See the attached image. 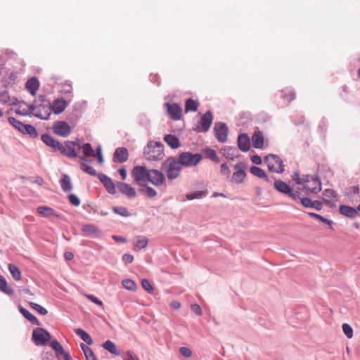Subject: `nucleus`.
Wrapping results in <instances>:
<instances>
[{
    "label": "nucleus",
    "instance_id": "7c9ffc66",
    "mask_svg": "<svg viewBox=\"0 0 360 360\" xmlns=\"http://www.w3.org/2000/svg\"><path fill=\"white\" fill-rule=\"evenodd\" d=\"M60 184L64 192H68L72 189L71 179L68 174H63L62 178L60 180Z\"/></svg>",
    "mask_w": 360,
    "mask_h": 360
},
{
    "label": "nucleus",
    "instance_id": "1a4fd4ad",
    "mask_svg": "<svg viewBox=\"0 0 360 360\" xmlns=\"http://www.w3.org/2000/svg\"><path fill=\"white\" fill-rule=\"evenodd\" d=\"M149 169L146 166H135L131 172L134 181L139 186L146 183Z\"/></svg>",
    "mask_w": 360,
    "mask_h": 360
},
{
    "label": "nucleus",
    "instance_id": "39448f33",
    "mask_svg": "<svg viewBox=\"0 0 360 360\" xmlns=\"http://www.w3.org/2000/svg\"><path fill=\"white\" fill-rule=\"evenodd\" d=\"M202 156L200 153L193 154L191 152H183L179 154L177 159L182 167H191L198 165Z\"/></svg>",
    "mask_w": 360,
    "mask_h": 360
},
{
    "label": "nucleus",
    "instance_id": "f3484780",
    "mask_svg": "<svg viewBox=\"0 0 360 360\" xmlns=\"http://www.w3.org/2000/svg\"><path fill=\"white\" fill-rule=\"evenodd\" d=\"M98 179L102 183L108 193L111 195L116 193L115 185L109 176L103 173H98Z\"/></svg>",
    "mask_w": 360,
    "mask_h": 360
},
{
    "label": "nucleus",
    "instance_id": "423d86ee",
    "mask_svg": "<svg viewBox=\"0 0 360 360\" xmlns=\"http://www.w3.org/2000/svg\"><path fill=\"white\" fill-rule=\"evenodd\" d=\"M51 339L49 332L41 327L34 328L32 334V340L37 346H45Z\"/></svg>",
    "mask_w": 360,
    "mask_h": 360
},
{
    "label": "nucleus",
    "instance_id": "f704fd0d",
    "mask_svg": "<svg viewBox=\"0 0 360 360\" xmlns=\"http://www.w3.org/2000/svg\"><path fill=\"white\" fill-rule=\"evenodd\" d=\"M0 290L8 295H13L14 293L11 286L8 285L6 278L0 275Z\"/></svg>",
    "mask_w": 360,
    "mask_h": 360
},
{
    "label": "nucleus",
    "instance_id": "13d9d810",
    "mask_svg": "<svg viewBox=\"0 0 360 360\" xmlns=\"http://www.w3.org/2000/svg\"><path fill=\"white\" fill-rule=\"evenodd\" d=\"M297 200H299L300 202L301 205L306 208H311L312 207L313 200L309 198H307V197L300 198L299 196V198Z\"/></svg>",
    "mask_w": 360,
    "mask_h": 360
},
{
    "label": "nucleus",
    "instance_id": "6e6d98bb",
    "mask_svg": "<svg viewBox=\"0 0 360 360\" xmlns=\"http://www.w3.org/2000/svg\"><path fill=\"white\" fill-rule=\"evenodd\" d=\"M123 360H140L137 355L131 350H128L121 354Z\"/></svg>",
    "mask_w": 360,
    "mask_h": 360
},
{
    "label": "nucleus",
    "instance_id": "a18cd8bd",
    "mask_svg": "<svg viewBox=\"0 0 360 360\" xmlns=\"http://www.w3.org/2000/svg\"><path fill=\"white\" fill-rule=\"evenodd\" d=\"M112 210L115 214H118L121 217H129L131 216V213L125 207L114 206L112 207Z\"/></svg>",
    "mask_w": 360,
    "mask_h": 360
},
{
    "label": "nucleus",
    "instance_id": "20e7f679",
    "mask_svg": "<svg viewBox=\"0 0 360 360\" xmlns=\"http://www.w3.org/2000/svg\"><path fill=\"white\" fill-rule=\"evenodd\" d=\"M264 160L271 172L281 174L284 172L285 168L283 160L278 155L269 154L264 157Z\"/></svg>",
    "mask_w": 360,
    "mask_h": 360
},
{
    "label": "nucleus",
    "instance_id": "aec40b11",
    "mask_svg": "<svg viewBox=\"0 0 360 360\" xmlns=\"http://www.w3.org/2000/svg\"><path fill=\"white\" fill-rule=\"evenodd\" d=\"M128 150L125 147H119L113 153L112 160L114 162L123 163L128 160Z\"/></svg>",
    "mask_w": 360,
    "mask_h": 360
},
{
    "label": "nucleus",
    "instance_id": "774afa93",
    "mask_svg": "<svg viewBox=\"0 0 360 360\" xmlns=\"http://www.w3.org/2000/svg\"><path fill=\"white\" fill-rule=\"evenodd\" d=\"M179 352L180 354L186 358L190 357L192 354L191 350L186 347H181Z\"/></svg>",
    "mask_w": 360,
    "mask_h": 360
},
{
    "label": "nucleus",
    "instance_id": "2f4dec72",
    "mask_svg": "<svg viewBox=\"0 0 360 360\" xmlns=\"http://www.w3.org/2000/svg\"><path fill=\"white\" fill-rule=\"evenodd\" d=\"M102 347L107 350L108 352L113 355L120 356L121 354L120 353L117 347L115 342L112 341L108 340L104 342L102 345Z\"/></svg>",
    "mask_w": 360,
    "mask_h": 360
},
{
    "label": "nucleus",
    "instance_id": "9d476101",
    "mask_svg": "<svg viewBox=\"0 0 360 360\" xmlns=\"http://www.w3.org/2000/svg\"><path fill=\"white\" fill-rule=\"evenodd\" d=\"M76 147H80L79 144H77L76 141H65L64 144L61 143V148L59 149V151L62 155L69 158H75L78 157L76 152Z\"/></svg>",
    "mask_w": 360,
    "mask_h": 360
},
{
    "label": "nucleus",
    "instance_id": "603ef678",
    "mask_svg": "<svg viewBox=\"0 0 360 360\" xmlns=\"http://www.w3.org/2000/svg\"><path fill=\"white\" fill-rule=\"evenodd\" d=\"M50 345L51 348L56 352H58L60 354L63 355L66 352L64 350L62 345L57 340H53L50 342Z\"/></svg>",
    "mask_w": 360,
    "mask_h": 360
},
{
    "label": "nucleus",
    "instance_id": "a211bd4d",
    "mask_svg": "<svg viewBox=\"0 0 360 360\" xmlns=\"http://www.w3.org/2000/svg\"><path fill=\"white\" fill-rule=\"evenodd\" d=\"M234 168L237 169V171L233 174L231 181L236 184L243 183L246 176V166L243 164H236Z\"/></svg>",
    "mask_w": 360,
    "mask_h": 360
},
{
    "label": "nucleus",
    "instance_id": "37998d69",
    "mask_svg": "<svg viewBox=\"0 0 360 360\" xmlns=\"http://www.w3.org/2000/svg\"><path fill=\"white\" fill-rule=\"evenodd\" d=\"M307 215L309 217H310L311 218L317 219V220L321 221L322 223L328 225L330 229H332V224L333 223L332 220L326 219V218L323 217V216H321L319 214L314 213V212H307Z\"/></svg>",
    "mask_w": 360,
    "mask_h": 360
},
{
    "label": "nucleus",
    "instance_id": "72a5a7b5",
    "mask_svg": "<svg viewBox=\"0 0 360 360\" xmlns=\"http://www.w3.org/2000/svg\"><path fill=\"white\" fill-rule=\"evenodd\" d=\"M140 186L141 188L139 189V191L144 195L150 198H155L157 195L156 191L153 188L148 186L146 183L141 185Z\"/></svg>",
    "mask_w": 360,
    "mask_h": 360
},
{
    "label": "nucleus",
    "instance_id": "79ce46f5",
    "mask_svg": "<svg viewBox=\"0 0 360 360\" xmlns=\"http://www.w3.org/2000/svg\"><path fill=\"white\" fill-rule=\"evenodd\" d=\"M148 239L144 236H139L135 238L134 247L139 249H143L147 247Z\"/></svg>",
    "mask_w": 360,
    "mask_h": 360
},
{
    "label": "nucleus",
    "instance_id": "09e8293b",
    "mask_svg": "<svg viewBox=\"0 0 360 360\" xmlns=\"http://www.w3.org/2000/svg\"><path fill=\"white\" fill-rule=\"evenodd\" d=\"M250 172L252 175L258 178L262 179L263 177H266L265 171L259 167L252 166L250 169Z\"/></svg>",
    "mask_w": 360,
    "mask_h": 360
},
{
    "label": "nucleus",
    "instance_id": "dca6fc26",
    "mask_svg": "<svg viewBox=\"0 0 360 360\" xmlns=\"http://www.w3.org/2000/svg\"><path fill=\"white\" fill-rule=\"evenodd\" d=\"M165 105L167 106V111L172 120L177 121L181 119L182 110L179 104L165 103Z\"/></svg>",
    "mask_w": 360,
    "mask_h": 360
},
{
    "label": "nucleus",
    "instance_id": "e433bc0d",
    "mask_svg": "<svg viewBox=\"0 0 360 360\" xmlns=\"http://www.w3.org/2000/svg\"><path fill=\"white\" fill-rule=\"evenodd\" d=\"M236 153H237V150L234 147L227 146V147H224L222 149L223 155L226 159H229L231 160H233L236 158L238 157V155H236Z\"/></svg>",
    "mask_w": 360,
    "mask_h": 360
},
{
    "label": "nucleus",
    "instance_id": "393cba45",
    "mask_svg": "<svg viewBox=\"0 0 360 360\" xmlns=\"http://www.w3.org/2000/svg\"><path fill=\"white\" fill-rule=\"evenodd\" d=\"M339 212L341 215L354 219L357 215L358 210L357 207H353L349 205H341L339 207Z\"/></svg>",
    "mask_w": 360,
    "mask_h": 360
},
{
    "label": "nucleus",
    "instance_id": "69168bd1",
    "mask_svg": "<svg viewBox=\"0 0 360 360\" xmlns=\"http://www.w3.org/2000/svg\"><path fill=\"white\" fill-rule=\"evenodd\" d=\"M95 157L97 158L98 163L102 164L104 161L103 156L102 154V148L101 146H98L96 149V152L94 153Z\"/></svg>",
    "mask_w": 360,
    "mask_h": 360
},
{
    "label": "nucleus",
    "instance_id": "f8f14e48",
    "mask_svg": "<svg viewBox=\"0 0 360 360\" xmlns=\"http://www.w3.org/2000/svg\"><path fill=\"white\" fill-rule=\"evenodd\" d=\"M165 176L163 173L156 169H149L147 181L155 186H160L165 181Z\"/></svg>",
    "mask_w": 360,
    "mask_h": 360
},
{
    "label": "nucleus",
    "instance_id": "2eb2a0df",
    "mask_svg": "<svg viewBox=\"0 0 360 360\" xmlns=\"http://www.w3.org/2000/svg\"><path fill=\"white\" fill-rule=\"evenodd\" d=\"M213 120V115L210 110L207 111L202 117L200 121L201 128H196L195 130L198 132H207L209 131Z\"/></svg>",
    "mask_w": 360,
    "mask_h": 360
},
{
    "label": "nucleus",
    "instance_id": "bb28decb",
    "mask_svg": "<svg viewBox=\"0 0 360 360\" xmlns=\"http://www.w3.org/2000/svg\"><path fill=\"white\" fill-rule=\"evenodd\" d=\"M25 87L32 96H34L39 87V82L38 79L36 77L30 78L26 82Z\"/></svg>",
    "mask_w": 360,
    "mask_h": 360
},
{
    "label": "nucleus",
    "instance_id": "4468645a",
    "mask_svg": "<svg viewBox=\"0 0 360 360\" xmlns=\"http://www.w3.org/2000/svg\"><path fill=\"white\" fill-rule=\"evenodd\" d=\"M37 111L34 113V116L42 120H47L51 114V104H37Z\"/></svg>",
    "mask_w": 360,
    "mask_h": 360
},
{
    "label": "nucleus",
    "instance_id": "864d4df0",
    "mask_svg": "<svg viewBox=\"0 0 360 360\" xmlns=\"http://www.w3.org/2000/svg\"><path fill=\"white\" fill-rule=\"evenodd\" d=\"M205 195H206V192L202 191H195L191 193L186 194V198L188 200H192L194 199L202 198L205 197Z\"/></svg>",
    "mask_w": 360,
    "mask_h": 360
},
{
    "label": "nucleus",
    "instance_id": "412c9836",
    "mask_svg": "<svg viewBox=\"0 0 360 360\" xmlns=\"http://www.w3.org/2000/svg\"><path fill=\"white\" fill-rule=\"evenodd\" d=\"M116 186L119 191L127 196L129 198H133L136 197V193L134 188L129 184L117 181L116 182Z\"/></svg>",
    "mask_w": 360,
    "mask_h": 360
},
{
    "label": "nucleus",
    "instance_id": "6e6552de",
    "mask_svg": "<svg viewBox=\"0 0 360 360\" xmlns=\"http://www.w3.org/2000/svg\"><path fill=\"white\" fill-rule=\"evenodd\" d=\"M274 186L277 191L288 195L292 200L295 201L298 200L299 192L294 191L293 189L285 182L281 180H275Z\"/></svg>",
    "mask_w": 360,
    "mask_h": 360
},
{
    "label": "nucleus",
    "instance_id": "a878e982",
    "mask_svg": "<svg viewBox=\"0 0 360 360\" xmlns=\"http://www.w3.org/2000/svg\"><path fill=\"white\" fill-rule=\"evenodd\" d=\"M264 141V139L262 131L259 130L255 131L252 136V146L257 149H262L263 148Z\"/></svg>",
    "mask_w": 360,
    "mask_h": 360
},
{
    "label": "nucleus",
    "instance_id": "8fccbe9b",
    "mask_svg": "<svg viewBox=\"0 0 360 360\" xmlns=\"http://www.w3.org/2000/svg\"><path fill=\"white\" fill-rule=\"evenodd\" d=\"M204 153L207 158L212 160L213 162L218 163L219 162V158L217 155L216 151L210 148H206L204 149Z\"/></svg>",
    "mask_w": 360,
    "mask_h": 360
},
{
    "label": "nucleus",
    "instance_id": "bf43d9fd",
    "mask_svg": "<svg viewBox=\"0 0 360 360\" xmlns=\"http://www.w3.org/2000/svg\"><path fill=\"white\" fill-rule=\"evenodd\" d=\"M342 330L345 336L350 339L353 336V329L347 323L342 324Z\"/></svg>",
    "mask_w": 360,
    "mask_h": 360
},
{
    "label": "nucleus",
    "instance_id": "680f3d73",
    "mask_svg": "<svg viewBox=\"0 0 360 360\" xmlns=\"http://www.w3.org/2000/svg\"><path fill=\"white\" fill-rule=\"evenodd\" d=\"M68 200L69 202L75 207H78L81 203L80 199L74 193L68 195Z\"/></svg>",
    "mask_w": 360,
    "mask_h": 360
},
{
    "label": "nucleus",
    "instance_id": "473e14b6",
    "mask_svg": "<svg viewBox=\"0 0 360 360\" xmlns=\"http://www.w3.org/2000/svg\"><path fill=\"white\" fill-rule=\"evenodd\" d=\"M75 333L79 336V338L85 342L88 345H91L94 341L91 335L81 328L75 330Z\"/></svg>",
    "mask_w": 360,
    "mask_h": 360
},
{
    "label": "nucleus",
    "instance_id": "6ab92c4d",
    "mask_svg": "<svg viewBox=\"0 0 360 360\" xmlns=\"http://www.w3.org/2000/svg\"><path fill=\"white\" fill-rule=\"evenodd\" d=\"M41 139L46 146L51 148L53 151H59V149L61 148V143L59 141L54 139L49 134H42Z\"/></svg>",
    "mask_w": 360,
    "mask_h": 360
},
{
    "label": "nucleus",
    "instance_id": "4c0bfd02",
    "mask_svg": "<svg viewBox=\"0 0 360 360\" xmlns=\"http://www.w3.org/2000/svg\"><path fill=\"white\" fill-rule=\"evenodd\" d=\"M37 103H34L33 102V103L30 105L28 104L27 109H20V110H15V112L22 116H27L31 114L34 115V113H35V112L37 111Z\"/></svg>",
    "mask_w": 360,
    "mask_h": 360
},
{
    "label": "nucleus",
    "instance_id": "e2e57ef3",
    "mask_svg": "<svg viewBox=\"0 0 360 360\" xmlns=\"http://www.w3.org/2000/svg\"><path fill=\"white\" fill-rule=\"evenodd\" d=\"M34 103L37 104H51L49 101L47 99V96L45 94H40L37 96V98L34 101Z\"/></svg>",
    "mask_w": 360,
    "mask_h": 360
},
{
    "label": "nucleus",
    "instance_id": "5701e85b",
    "mask_svg": "<svg viewBox=\"0 0 360 360\" xmlns=\"http://www.w3.org/2000/svg\"><path fill=\"white\" fill-rule=\"evenodd\" d=\"M67 105V102L63 98H56L53 103H51V111L52 110L56 115H59L65 110Z\"/></svg>",
    "mask_w": 360,
    "mask_h": 360
},
{
    "label": "nucleus",
    "instance_id": "3c124183",
    "mask_svg": "<svg viewBox=\"0 0 360 360\" xmlns=\"http://www.w3.org/2000/svg\"><path fill=\"white\" fill-rule=\"evenodd\" d=\"M79 148H82V152L84 156L86 157H95L94 152L91 147V145L89 143H86L83 144Z\"/></svg>",
    "mask_w": 360,
    "mask_h": 360
},
{
    "label": "nucleus",
    "instance_id": "ddd939ff",
    "mask_svg": "<svg viewBox=\"0 0 360 360\" xmlns=\"http://www.w3.org/2000/svg\"><path fill=\"white\" fill-rule=\"evenodd\" d=\"M55 134L62 137H66L71 133L70 126L65 121H56L53 124Z\"/></svg>",
    "mask_w": 360,
    "mask_h": 360
},
{
    "label": "nucleus",
    "instance_id": "7ed1b4c3",
    "mask_svg": "<svg viewBox=\"0 0 360 360\" xmlns=\"http://www.w3.org/2000/svg\"><path fill=\"white\" fill-rule=\"evenodd\" d=\"M8 122L24 135H28L31 138H36L38 135L35 127L32 124H24L13 117H8Z\"/></svg>",
    "mask_w": 360,
    "mask_h": 360
},
{
    "label": "nucleus",
    "instance_id": "49530a36",
    "mask_svg": "<svg viewBox=\"0 0 360 360\" xmlns=\"http://www.w3.org/2000/svg\"><path fill=\"white\" fill-rule=\"evenodd\" d=\"M37 212L45 217H49L55 215V211L53 208L46 206H41L37 207Z\"/></svg>",
    "mask_w": 360,
    "mask_h": 360
},
{
    "label": "nucleus",
    "instance_id": "ea45409f",
    "mask_svg": "<svg viewBox=\"0 0 360 360\" xmlns=\"http://www.w3.org/2000/svg\"><path fill=\"white\" fill-rule=\"evenodd\" d=\"M8 269L13 278L15 281H19L21 279V278H22L21 272H20L19 268L16 265H15L13 264H8Z\"/></svg>",
    "mask_w": 360,
    "mask_h": 360
},
{
    "label": "nucleus",
    "instance_id": "052dcab7",
    "mask_svg": "<svg viewBox=\"0 0 360 360\" xmlns=\"http://www.w3.org/2000/svg\"><path fill=\"white\" fill-rule=\"evenodd\" d=\"M141 285L142 288L148 293H152L153 292L154 288L148 279L143 278L141 281Z\"/></svg>",
    "mask_w": 360,
    "mask_h": 360
},
{
    "label": "nucleus",
    "instance_id": "5fc2aeb1",
    "mask_svg": "<svg viewBox=\"0 0 360 360\" xmlns=\"http://www.w3.org/2000/svg\"><path fill=\"white\" fill-rule=\"evenodd\" d=\"M30 306L31 307L32 309L37 311L41 315H46L48 313V311L46 310V308H44V307L37 303L30 302Z\"/></svg>",
    "mask_w": 360,
    "mask_h": 360
},
{
    "label": "nucleus",
    "instance_id": "b1692460",
    "mask_svg": "<svg viewBox=\"0 0 360 360\" xmlns=\"http://www.w3.org/2000/svg\"><path fill=\"white\" fill-rule=\"evenodd\" d=\"M323 202L329 207H335V204L330 200V198L336 199L338 198L337 192L333 189L327 188L323 192Z\"/></svg>",
    "mask_w": 360,
    "mask_h": 360
},
{
    "label": "nucleus",
    "instance_id": "58836bf2",
    "mask_svg": "<svg viewBox=\"0 0 360 360\" xmlns=\"http://www.w3.org/2000/svg\"><path fill=\"white\" fill-rule=\"evenodd\" d=\"M82 231L86 235L91 234L98 235L101 231L93 224H84L82 226Z\"/></svg>",
    "mask_w": 360,
    "mask_h": 360
},
{
    "label": "nucleus",
    "instance_id": "f03ea898",
    "mask_svg": "<svg viewBox=\"0 0 360 360\" xmlns=\"http://www.w3.org/2000/svg\"><path fill=\"white\" fill-rule=\"evenodd\" d=\"M161 168L165 169L167 178L169 180H173L180 175L182 166L179 163L177 158L170 156L164 161Z\"/></svg>",
    "mask_w": 360,
    "mask_h": 360
},
{
    "label": "nucleus",
    "instance_id": "0e129e2a",
    "mask_svg": "<svg viewBox=\"0 0 360 360\" xmlns=\"http://www.w3.org/2000/svg\"><path fill=\"white\" fill-rule=\"evenodd\" d=\"M62 92L64 94L70 95L72 92V87L70 82L66 81L63 85Z\"/></svg>",
    "mask_w": 360,
    "mask_h": 360
},
{
    "label": "nucleus",
    "instance_id": "4be33fe9",
    "mask_svg": "<svg viewBox=\"0 0 360 360\" xmlns=\"http://www.w3.org/2000/svg\"><path fill=\"white\" fill-rule=\"evenodd\" d=\"M238 148L243 152H248L250 148V141L248 134L241 133L238 136Z\"/></svg>",
    "mask_w": 360,
    "mask_h": 360
},
{
    "label": "nucleus",
    "instance_id": "338daca9",
    "mask_svg": "<svg viewBox=\"0 0 360 360\" xmlns=\"http://www.w3.org/2000/svg\"><path fill=\"white\" fill-rule=\"evenodd\" d=\"M122 259L125 264H129L134 261V256L131 254L125 253L122 255Z\"/></svg>",
    "mask_w": 360,
    "mask_h": 360
},
{
    "label": "nucleus",
    "instance_id": "a19ab883",
    "mask_svg": "<svg viewBox=\"0 0 360 360\" xmlns=\"http://www.w3.org/2000/svg\"><path fill=\"white\" fill-rule=\"evenodd\" d=\"M86 360H98L93 350L84 343L80 345Z\"/></svg>",
    "mask_w": 360,
    "mask_h": 360
},
{
    "label": "nucleus",
    "instance_id": "9b49d317",
    "mask_svg": "<svg viewBox=\"0 0 360 360\" xmlns=\"http://www.w3.org/2000/svg\"><path fill=\"white\" fill-rule=\"evenodd\" d=\"M214 133L215 138L219 143H224L227 140L229 128L226 123L218 122L214 124Z\"/></svg>",
    "mask_w": 360,
    "mask_h": 360
},
{
    "label": "nucleus",
    "instance_id": "cd10ccee",
    "mask_svg": "<svg viewBox=\"0 0 360 360\" xmlns=\"http://www.w3.org/2000/svg\"><path fill=\"white\" fill-rule=\"evenodd\" d=\"M79 161L81 162V169L84 172L89 174L91 176H95L98 175V173L94 169V167L89 166L86 164V162H91V160H88L84 157L79 156Z\"/></svg>",
    "mask_w": 360,
    "mask_h": 360
},
{
    "label": "nucleus",
    "instance_id": "de8ad7c7",
    "mask_svg": "<svg viewBox=\"0 0 360 360\" xmlns=\"http://www.w3.org/2000/svg\"><path fill=\"white\" fill-rule=\"evenodd\" d=\"M123 287L129 291L135 292L137 288L136 283L131 279L127 278L122 281Z\"/></svg>",
    "mask_w": 360,
    "mask_h": 360
},
{
    "label": "nucleus",
    "instance_id": "f257e3e1",
    "mask_svg": "<svg viewBox=\"0 0 360 360\" xmlns=\"http://www.w3.org/2000/svg\"><path fill=\"white\" fill-rule=\"evenodd\" d=\"M143 157L148 161H157L164 158V145L160 141H150L143 149Z\"/></svg>",
    "mask_w": 360,
    "mask_h": 360
},
{
    "label": "nucleus",
    "instance_id": "c756f323",
    "mask_svg": "<svg viewBox=\"0 0 360 360\" xmlns=\"http://www.w3.org/2000/svg\"><path fill=\"white\" fill-rule=\"evenodd\" d=\"M164 141L172 149H176L180 146L179 138L172 134H166Z\"/></svg>",
    "mask_w": 360,
    "mask_h": 360
},
{
    "label": "nucleus",
    "instance_id": "0eeeda50",
    "mask_svg": "<svg viewBox=\"0 0 360 360\" xmlns=\"http://www.w3.org/2000/svg\"><path fill=\"white\" fill-rule=\"evenodd\" d=\"M304 182V188L311 193L317 194L321 190V180L316 176L305 175Z\"/></svg>",
    "mask_w": 360,
    "mask_h": 360
},
{
    "label": "nucleus",
    "instance_id": "c85d7f7f",
    "mask_svg": "<svg viewBox=\"0 0 360 360\" xmlns=\"http://www.w3.org/2000/svg\"><path fill=\"white\" fill-rule=\"evenodd\" d=\"M19 311L21 313V314L26 319H27L29 321H30V323L32 325L40 326V322L37 319V317L35 316H34L32 314H31L27 309H25V308H24L22 307H19Z\"/></svg>",
    "mask_w": 360,
    "mask_h": 360
},
{
    "label": "nucleus",
    "instance_id": "c9c22d12",
    "mask_svg": "<svg viewBox=\"0 0 360 360\" xmlns=\"http://www.w3.org/2000/svg\"><path fill=\"white\" fill-rule=\"evenodd\" d=\"M199 106V102L191 98H188L185 102V112H196Z\"/></svg>",
    "mask_w": 360,
    "mask_h": 360
},
{
    "label": "nucleus",
    "instance_id": "c03bdc74",
    "mask_svg": "<svg viewBox=\"0 0 360 360\" xmlns=\"http://www.w3.org/2000/svg\"><path fill=\"white\" fill-rule=\"evenodd\" d=\"M282 98L286 100L288 103L292 101L296 98L295 91L288 89H284L281 91Z\"/></svg>",
    "mask_w": 360,
    "mask_h": 360
},
{
    "label": "nucleus",
    "instance_id": "4d7b16f0",
    "mask_svg": "<svg viewBox=\"0 0 360 360\" xmlns=\"http://www.w3.org/2000/svg\"><path fill=\"white\" fill-rule=\"evenodd\" d=\"M359 186H353L351 187V191L347 192L345 195L351 200H353L355 196L359 195Z\"/></svg>",
    "mask_w": 360,
    "mask_h": 360
}]
</instances>
